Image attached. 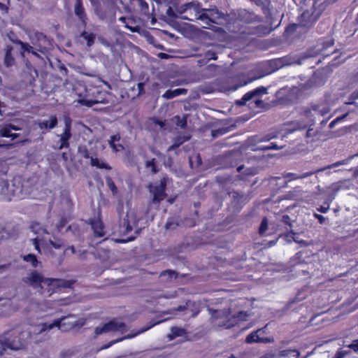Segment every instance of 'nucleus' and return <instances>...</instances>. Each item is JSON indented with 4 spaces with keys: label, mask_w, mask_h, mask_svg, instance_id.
Returning a JSON list of instances; mask_svg holds the SVG:
<instances>
[{
    "label": "nucleus",
    "mask_w": 358,
    "mask_h": 358,
    "mask_svg": "<svg viewBox=\"0 0 358 358\" xmlns=\"http://www.w3.org/2000/svg\"><path fill=\"white\" fill-rule=\"evenodd\" d=\"M93 7L95 15L103 21L110 23L115 22L116 12L119 7L112 0H89Z\"/></svg>",
    "instance_id": "obj_1"
},
{
    "label": "nucleus",
    "mask_w": 358,
    "mask_h": 358,
    "mask_svg": "<svg viewBox=\"0 0 358 358\" xmlns=\"http://www.w3.org/2000/svg\"><path fill=\"white\" fill-rule=\"evenodd\" d=\"M73 317V315L68 316H64L61 318H58L54 320L52 323H42L38 325L40 329H38L39 333L52 329L54 327H58L62 331H69L76 327H82L85 324V319L80 318L75 321H70L69 318Z\"/></svg>",
    "instance_id": "obj_2"
},
{
    "label": "nucleus",
    "mask_w": 358,
    "mask_h": 358,
    "mask_svg": "<svg viewBox=\"0 0 358 358\" xmlns=\"http://www.w3.org/2000/svg\"><path fill=\"white\" fill-rule=\"evenodd\" d=\"M249 315L250 314L247 311H239L232 315L229 308L221 310L218 314V317L220 318L218 326L230 329L238 324L240 322L247 321Z\"/></svg>",
    "instance_id": "obj_3"
},
{
    "label": "nucleus",
    "mask_w": 358,
    "mask_h": 358,
    "mask_svg": "<svg viewBox=\"0 0 358 358\" xmlns=\"http://www.w3.org/2000/svg\"><path fill=\"white\" fill-rule=\"evenodd\" d=\"M32 43L36 51L46 55L52 48V40L50 39L43 32L36 31Z\"/></svg>",
    "instance_id": "obj_4"
},
{
    "label": "nucleus",
    "mask_w": 358,
    "mask_h": 358,
    "mask_svg": "<svg viewBox=\"0 0 358 358\" xmlns=\"http://www.w3.org/2000/svg\"><path fill=\"white\" fill-rule=\"evenodd\" d=\"M44 285L47 286L48 294L51 295L53 293L61 292L63 288L71 287L73 282L59 278H45Z\"/></svg>",
    "instance_id": "obj_5"
},
{
    "label": "nucleus",
    "mask_w": 358,
    "mask_h": 358,
    "mask_svg": "<svg viewBox=\"0 0 358 358\" xmlns=\"http://www.w3.org/2000/svg\"><path fill=\"white\" fill-rule=\"evenodd\" d=\"M127 329V326L124 322H117L115 320H110L108 322L103 324L102 326H99L95 328L94 333L96 335H100L108 332H124Z\"/></svg>",
    "instance_id": "obj_6"
},
{
    "label": "nucleus",
    "mask_w": 358,
    "mask_h": 358,
    "mask_svg": "<svg viewBox=\"0 0 358 358\" xmlns=\"http://www.w3.org/2000/svg\"><path fill=\"white\" fill-rule=\"evenodd\" d=\"M236 20L243 24H259L263 22V17L257 15L255 12L247 10L240 9L238 10Z\"/></svg>",
    "instance_id": "obj_7"
},
{
    "label": "nucleus",
    "mask_w": 358,
    "mask_h": 358,
    "mask_svg": "<svg viewBox=\"0 0 358 358\" xmlns=\"http://www.w3.org/2000/svg\"><path fill=\"white\" fill-rule=\"evenodd\" d=\"M166 178L164 177L160 180V183L159 185H149L150 192L153 194L152 202L154 203H159L166 197Z\"/></svg>",
    "instance_id": "obj_8"
},
{
    "label": "nucleus",
    "mask_w": 358,
    "mask_h": 358,
    "mask_svg": "<svg viewBox=\"0 0 358 358\" xmlns=\"http://www.w3.org/2000/svg\"><path fill=\"white\" fill-rule=\"evenodd\" d=\"M45 278L41 273L34 270L27 276L22 278V281L33 288H43L42 284H44Z\"/></svg>",
    "instance_id": "obj_9"
},
{
    "label": "nucleus",
    "mask_w": 358,
    "mask_h": 358,
    "mask_svg": "<svg viewBox=\"0 0 358 358\" xmlns=\"http://www.w3.org/2000/svg\"><path fill=\"white\" fill-rule=\"evenodd\" d=\"M319 16L315 11L304 10L299 17V26L306 29L312 28L318 20Z\"/></svg>",
    "instance_id": "obj_10"
},
{
    "label": "nucleus",
    "mask_w": 358,
    "mask_h": 358,
    "mask_svg": "<svg viewBox=\"0 0 358 358\" xmlns=\"http://www.w3.org/2000/svg\"><path fill=\"white\" fill-rule=\"evenodd\" d=\"M64 129L63 133L60 135L59 145L58 148L62 150L63 148H69L70 146L69 140L72 136L71 128L72 120L70 117H66L64 120Z\"/></svg>",
    "instance_id": "obj_11"
},
{
    "label": "nucleus",
    "mask_w": 358,
    "mask_h": 358,
    "mask_svg": "<svg viewBox=\"0 0 358 358\" xmlns=\"http://www.w3.org/2000/svg\"><path fill=\"white\" fill-rule=\"evenodd\" d=\"M35 124L37 125L41 133L45 134L57 126L58 119L56 115H51L49 116V120H38L35 122Z\"/></svg>",
    "instance_id": "obj_12"
},
{
    "label": "nucleus",
    "mask_w": 358,
    "mask_h": 358,
    "mask_svg": "<svg viewBox=\"0 0 358 358\" xmlns=\"http://www.w3.org/2000/svg\"><path fill=\"white\" fill-rule=\"evenodd\" d=\"M176 311H185V314H189L190 317H196L201 311L199 306L194 301L188 300L185 305L178 306L175 308Z\"/></svg>",
    "instance_id": "obj_13"
},
{
    "label": "nucleus",
    "mask_w": 358,
    "mask_h": 358,
    "mask_svg": "<svg viewBox=\"0 0 358 358\" xmlns=\"http://www.w3.org/2000/svg\"><path fill=\"white\" fill-rule=\"evenodd\" d=\"M24 347V343L22 341H20L18 338L17 341L13 339L10 341V339H6L4 342L0 341V356H3L4 355V352L7 349H10L11 350H18Z\"/></svg>",
    "instance_id": "obj_14"
},
{
    "label": "nucleus",
    "mask_w": 358,
    "mask_h": 358,
    "mask_svg": "<svg viewBox=\"0 0 358 358\" xmlns=\"http://www.w3.org/2000/svg\"><path fill=\"white\" fill-rule=\"evenodd\" d=\"M74 13L78 17L83 28H86L88 22V17L85 11L83 1H76L74 5Z\"/></svg>",
    "instance_id": "obj_15"
},
{
    "label": "nucleus",
    "mask_w": 358,
    "mask_h": 358,
    "mask_svg": "<svg viewBox=\"0 0 358 358\" xmlns=\"http://www.w3.org/2000/svg\"><path fill=\"white\" fill-rule=\"evenodd\" d=\"M229 194H232L231 207L234 210L240 211L247 202V196L243 193L236 191L229 192Z\"/></svg>",
    "instance_id": "obj_16"
},
{
    "label": "nucleus",
    "mask_w": 358,
    "mask_h": 358,
    "mask_svg": "<svg viewBox=\"0 0 358 358\" xmlns=\"http://www.w3.org/2000/svg\"><path fill=\"white\" fill-rule=\"evenodd\" d=\"M21 128L12 123L3 124L0 126V136L5 138H11L14 140L20 136V134L12 133V131H19Z\"/></svg>",
    "instance_id": "obj_17"
},
{
    "label": "nucleus",
    "mask_w": 358,
    "mask_h": 358,
    "mask_svg": "<svg viewBox=\"0 0 358 358\" xmlns=\"http://www.w3.org/2000/svg\"><path fill=\"white\" fill-rule=\"evenodd\" d=\"M267 93V89L263 86L258 87L251 91L245 93L243 97L241 99V100L237 101V104L240 106L245 105L247 101L251 100L252 98L262 96L263 94H265Z\"/></svg>",
    "instance_id": "obj_18"
},
{
    "label": "nucleus",
    "mask_w": 358,
    "mask_h": 358,
    "mask_svg": "<svg viewBox=\"0 0 358 358\" xmlns=\"http://www.w3.org/2000/svg\"><path fill=\"white\" fill-rule=\"evenodd\" d=\"M88 224L91 226L94 237L103 238L106 235L105 226L101 219H90Z\"/></svg>",
    "instance_id": "obj_19"
},
{
    "label": "nucleus",
    "mask_w": 358,
    "mask_h": 358,
    "mask_svg": "<svg viewBox=\"0 0 358 358\" xmlns=\"http://www.w3.org/2000/svg\"><path fill=\"white\" fill-rule=\"evenodd\" d=\"M264 333L262 329H259L249 334L245 338L247 343H268L272 341V339L268 337H261L260 334Z\"/></svg>",
    "instance_id": "obj_20"
},
{
    "label": "nucleus",
    "mask_w": 358,
    "mask_h": 358,
    "mask_svg": "<svg viewBox=\"0 0 358 358\" xmlns=\"http://www.w3.org/2000/svg\"><path fill=\"white\" fill-rule=\"evenodd\" d=\"M14 48L10 45H7L5 48V55L3 58V64L6 67H11L15 64L14 57Z\"/></svg>",
    "instance_id": "obj_21"
},
{
    "label": "nucleus",
    "mask_w": 358,
    "mask_h": 358,
    "mask_svg": "<svg viewBox=\"0 0 358 358\" xmlns=\"http://www.w3.org/2000/svg\"><path fill=\"white\" fill-rule=\"evenodd\" d=\"M121 136L120 133H117L112 135L110 139L108 141V143L113 150V152H117L124 150V147L122 144L120 143Z\"/></svg>",
    "instance_id": "obj_22"
},
{
    "label": "nucleus",
    "mask_w": 358,
    "mask_h": 358,
    "mask_svg": "<svg viewBox=\"0 0 358 358\" xmlns=\"http://www.w3.org/2000/svg\"><path fill=\"white\" fill-rule=\"evenodd\" d=\"M270 32L271 29L268 27L258 24L257 26L250 28L246 34L249 35H255L257 36H262L268 34Z\"/></svg>",
    "instance_id": "obj_23"
},
{
    "label": "nucleus",
    "mask_w": 358,
    "mask_h": 358,
    "mask_svg": "<svg viewBox=\"0 0 358 358\" xmlns=\"http://www.w3.org/2000/svg\"><path fill=\"white\" fill-rule=\"evenodd\" d=\"M13 43L21 47L20 53L22 57L24 56V52H31L34 55L38 56L36 51L34 50V47L27 43H24L20 39L12 40Z\"/></svg>",
    "instance_id": "obj_24"
},
{
    "label": "nucleus",
    "mask_w": 358,
    "mask_h": 358,
    "mask_svg": "<svg viewBox=\"0 0 358 358\" xmlns=\"http://www.w3.org/2000/svg\"><path fill=\"white\" fill-rule=\"evenodd\" d=\"M136 10L141 15L149 16V6L145 0H133Z\"/></svg>",
    "instance_id": "obj_25"
},
{
    "label": "nucleus",
    "mask_w": 358,
    "mask_h": 358,
    "mask_svg": "<svg viewBox=\"0 0 358 358\" xmlns=\"http://www.w3.org/2000/svg\"><path fill=\"white\" fill-rule=\"evenodd\" d=\"M178 273L175 271L168 269L163 271L160 275L159 278L161 281L163 282H171L173 280H176L178 278Z\"/></svg>",
    "instance_id": "obj_26"
},
{
    "label": "nucleus",
    "mask_w": 358,
    "mask_h": 358,
    "mask_svg": "<svg viewBox=\"0 0 358 358\" xmlns=\"http://www.w3.org/2000/svg\"><path fill=\"white\" fill-rule=\"evenodd\" d=\"M187 331L185 329L178 327H172L171 328V332L168 335L169 341H172L177 337L187 336Z\"/></svg>",
    "instance_id": "obj_27"
},
{
    "label": "nucleus",
    "mask_w": 358,
    "mask_h": 358,
    "mask_svg": "<svg viewBox=\"0 0 358 358\" xmlns=\"http://www.w3.org/2000/svg\"><path fill=\"white\" fill-rule=\"evenodd\" d=\"M187 92V90L184 89V88L168 90L165 92V93L162 95V96L166 99H173L180 95L186 94Z\"/></svg>",
    "instance_id": "obj_28"
},
{
    "label": "nucleus",
    "mask_w": 358,
    "mask_h": 358,
    "mask_svg": "<svg viewBox=\"0 0 358 358\" xmlns=\"http://www.w3.org/2000/svg\"><path fill=\"white\" fill-rule=\"evenodd\" d=\"M35 81V78L29 77L28 83L25 84L24 92H22L23 97L31 96L34 94Z\"/></svg>",
    "instance_id": "obj_29"
},
{
    "label": "nucleus",
    "mask_w": 358,
    "mask_h": 358,
    "mask_svg": "<svg viewBox=\"0 0 358 358\" xmlns=\"http://www.w3.org/2000/svg\"><path fill=\"white\" fill-rule=\"evenodd\" d=\"M204 58L203 59L198 60V63L199 66H202L203 64H206L211 59L217 60V52L213 50H208L204 52Z\"/></svg>",
    "instance_id": "obj_30"
},
{
    "label": "nucleus",
    "mask_w": 358,
    "mask_h": 358,
    "mask_svg": "<svg viewBox=\"0 0 358 358\" xmlns=\"http://www.w3.org/2000/svg\"><path fill=\"white\" fill-rule=\"evenodd\" d=\"M90 164L92 166H95L98 169L111 170L112 167L104 162H99L98 158L90 157Z\"/></svg>",
    "instance_id": "obj_31"
},
{
    "label": "nucleus",
    "mask_w": 358,
    "mask_h": 358,
    "mask_svg": "<svg viewBox=\"0 0 358 358\" xmlns=\"http://www.w3.org/2000/svg\"><path fill=\"white\" fill-rule=\"evenodd\" d=\"M22 259L28 263H30L33 268H37L41 262L38 260L36 256L34 254H28L22 257Z\"/></svg>",
    "instance_id": "obj_32"
},
{
    "label": "nucleus",
    "mask_w": 358,
    "mask_h": 358,
    "mask_svg": "<svg viewBox=\"0 0 358 358\" xmlns=\"http://www.w3.org/2000/svg\"><path fill=\"white\" fill-rule=\"evenodd\" d=\"M315 173V171H310V172L304 173L301 175H297L296 173H288L286 174L285 178H287L289 181H290V180L302 179V178L309 177V176H312L313 174H314Z\"/></svg>",
    "instance_id": "obj_33"
},
{
    "label": "nucleus",
    "mask_w": 358,
    "mask_h": 358,
    "mask_svg": "<svg viewBox=\"0 0 358 358\" xmlns=\"http://www.w3.org/2000/svg\"><path fill=\"white\" fill-rule=\"evenodd\" d=\"M80 36L87 41L88 47H91L94 43L96 35L94 33H89L84 30L81 32Z\"/></svg>",
    "instance_id": "obj_34"
},
{
    "label": "nucleus",
    "mask_w": 358,
    "mask_h": 358,
    "mask_svg": "<svg viewBox=\"0 0 358 358\" xmlns=\"http://www.w3.org/2000/svg\"><path fill=\"white\" fill-rule=\"evenodd\" d=\"M268 64L273 71L280 69L285 64L283 58L271 59L268 62Z\"/></svg>",
    "instance_id": "obj_35"
},
{
    "label": "nucleus",
    "mask_w": 358,
    "mask_h": 358,
    "mask_svg": "<svg viewBox=\"0 0 358 358\" xmlns=\"http://www.w3.org/2000/svg\"><path fill=\"white\" fill-rule=\"evenodd\" d=\"M196 11H197V14H198L196 19L204 22L208 25H210L211 23L214 22V21L206 13V11H207L206 9H202L201 13H200V12H199L198 10H196Z\"/></svg>",
    "instance_id": "obj_36"
},
{
    "label": "nucleus",
    "mask_w": 358,
    "mask_h": 358,
    "mask_svg": "<svg viewBox=\"0 0 358 358\" xmlns=\"http://www.w3.org/2000/svg\"><path fill=\"white\" fill-rule=\"evenodd\" d=\"M145 168L146 169H151V171L153 174H155L159 172V169L156 164V159L155 158H152L150 160H148L145 162Z\"/></svg>",
    "instance_id": "obj_37"
},
{
    "label": "nucleus",
    "mask_w": 358,
    "mask_h": 358,
    "mask_svg": "<svg viewBox=\"0 0 358 358\" xmlns=\"http://www.w3.org/2000/svg\"><path fill=\"white\" fill-rule=\"evenodd\" d=\"M291 353H295L294 356L296 357H299V355H300V352L299 350H296V349H286V350H280V355L282 357H288L290 356V354Z\"/></svg>",
    "instance_id": "obj_38"
},
{
    "label": "nucleus",
    "mask_w": 358,
    "mask_h": 358,
    "mask_svg": "<svg viewBox=\"0 0 358 358\" xmlns=\"http://www.w3.org/2000/svg\"><path fill=\"white\" fill-rule=\"evenodd\" d=\"M79 155L85 159H90V153L88 148L85 145H80L78 148Z\"/></svg>",
    "instance_id": "obj_39"
},
{
    "label": "nucleus",
    "mask_w": 358,
    "mask_h": 358,
    "mask_svg": "<svg viewBox=\"0 0 358 358\" xmlns=\"http://www.w3.org/2000/svg\"><path fill=\"white\" fill-rule=\"evenodd\" d=\"M280 222L284 224L287 230L291 229L292 227V220L288 215H284L282 216Z\"/></svg>",
    "instance_id": "obj_40"
},
{
    "label": "nucleus",
    "mask_w": 358,
    "mask_h": 358,
    "mask_svg": "<svg viewBox=\"0 0 358 358\" xmlns=\"http://www.w3.org/2000/svg\"><path fill=\"white\" fill-rule=\"evenodd\" d=\"M190 138L189 136H176L174 140L173 143L178 145L179 148L182 144H183L185 142L187 141Z\"/></svg>",
    "instance_id": "obj_41"
},
{
    "label": "nucleus",
    "mask_w": 358,
    "mask_h": 358,
    "mask_svg": "<svg viewBox=\"0 0 358 358\" xmlns=\"http://www.w3.org/2000/svg\"><path fill=\"white\" fill-rule=\"evenodd\" d=\"M268 229V220L266 217H264L261 222L260 227L259 228V233L260 235H263Z\"/></svg>",
    "instance_id": "obj_42"
},
{
    "label": "nucleus",
    "mask_w": 358,
    "mask_h": 358,
    "mask_svg": "<svg viewBox=\"0 0 358 358\" xmlns=\"http://www.w3.org/2000/svg\"><path fill=\"white\" fill-rule=\"evenodd\" d=\"M80 104L83 106H86L88 107H91L94 106L95 103H97L99 101L93 99H87L86 98H83L79 100Z\"/></svg>",
    "instance_id": "obj_43"
},
{
    "label": "nucleus",
    "mask_w": 358,
    "mask_h": 358,
    "mask_svg": "<svg viewBox=\"0 0 358 358\" xmlns=\"http://www.w3.org/2000/svg\"><path fill=\"white\" fill-rule=\"evenodd\" d=\"M283 146H278L275 143L271 142L268 145L264 146L260 148L262 150H278L282 148Z\"/></svg>",
    "instance_id": "obj_44"
},
{
    "label": "nucleus",
    "mask_w": 358,
    "mask_h": 358,
    "mask_svg": "<svg viewBox=\"0 0 358 358\" xmlns=\"http://www.w3.org/2000/svg\"><path fill=\"white\" fill-rule=\"evenodd\" d=\"M177 122L176 124L181 128H185L187 127V119L185 117H180L179 115L175 117Z\"/></svg>",
    "instance_id": "obj_45"
},
{
    "label": "nucleus",
    "mask_w": 358,
    "mask_h": 358,
    "mask_svg": "<svg viewBox=\"0 0 358 358\" xmlns=\"http://www.w3.org/2000/svg\"><path fill=\"white\" fill-rule=\"evenodd\" d=\"M178 225V224L177 222H176L173 219H170L167 220L165 224V228L166 229H176Z\"/></svg>",
    "instance_id": "obj_46"
},
{
    "label": "nucleus",
    "mask_w": 358,
    "mask_h": 358,
    "mask_svg": "<svg viewBox=\"0 0 358 358\" xmlns=\"http://www.w3.org/2000/svg\"><path fill=\"white\" fill-rule=\"evenodd\" d=\"M355 156H358V153L355 155L350 156L347 159H344V160H342V161H338V162H335L334 164H333L332 166L333 167H337V166H341V165L347 164L348 161H350L352 159H353Z\"/></svg>",
    "instance_id": "obj_47"
},
{
    "label": "nucleus",
    "mask_w": 358,
    "mask_h": 358,
    "mask_svg": "<svg viewBox=\"0 0 358 358\" xmlns=\"http://www.w3.org/2000/svg\"><path fill=\"white\" fill-rule=\"evenodd\" d=\"M107 185L109 187V189L111 190L113 194H117V187L115 185V182L110 178L107 180Z\"/></svg>",
    "instance_id": "obj_48"
},
{
    "label": "nucleus",
    "mask_w": 358,
    "mask_h": 358,
    "mask_svg": "<svg viewBox=\"0 0 358 358\" xmlns=\"http://www.w3.org/2000/svg\"><path fill=\"white\" fill-rule=\"evenodd\" d=\"M67 224V220L66 217H62L59 219V222H58V224L57 225V229L59 230H61L65 226L66 224Z\"/></svg>",
    "instance_id": "obj_49"
},
{
    "label": "nucleus",
    "mask_w": 358,
    "mask_h": 358,
    "mask_svg": "<svg viewBox=\"0 0 358 358\" xmlns=\"http://www.w3.org/2000/svg\"><path fill=\"white\" fill-rule=\"evenodd\" d=\"M166 14L168 17L172 19H175L178 17V15L173 10V9L171 7H169L166 10Z\"/></svg>",
    "instance_id": "obj_50"
},
{
    "label": "nucleus",
    "mask_w": 358,
    "mask_h": 358,
    "mask_svg": "<svg viewBox=\"0 0 358 358\" xmlns=\"http://www.w3.org/2000/svg\"><path fill=\"white\" fill-rule=\"evenodd\" d=\"M30 229L35 233H38L39 229H41V225L38 222H32L30 225Z\"/></svg>",
    "instance_id": "obj_51"
},
{
    "label": "nucleus",
    "mask_w": 358,
    "mask_h": 358,
    "mask_svg": "<svg viewBox=\"0 0 358 358\" xmlns=\"http://www.w3.org/2000/svg\"><path fill=\"white\" fill-rule=\"evenodd\" d=\"M297 26H299V24H289L288 25L286 29H285V31L287 33H292V32H294L296 30V27Z\"/></svg>",
    "instance_id": "obj_52"
},
{
    "label": "nucleus",
    "mask_w": 358,
    "mask_h": 358,
    "mask_svg": "<svg viewBox=\"0 0 358 358\" xmlns=\"http://www.w3.org/2000/svg\"><path fill=\"white\" fill-rule=\"evenodd\" d=\"M129 19H127L126 17H119V21L121 22L122 24H124V27H127V29L134 31L135 29H133L132 27H129L128 24H127V21Z\"/></svg>",
    "instance_id": "obj_53"
},
{
    "label": "nucleus",
    "mask_w": 358,
    "mask_h": 358,
    "mask_svg": "<svg viewBox=\"0 0 358 358\" xmlns=\"http://www.w3.org/2000/svg\"><path fill=\"white\" fill-rule=\"evenodd\" d=\"M348 347L352 349L354 352H358V339L355 340Z\"/></svg>",
    "instance_id": "obj_54"
},
{
    "label": "nucleus",
    "mask_w": 358,
    "mask_h": 358,
    "mask_svg": "<svg viewBox=\"0 0 358 358\" xmlns=\"http://www.w3.org/2000/svg\"><path fill=\"white\" fill-rule=\"evenodd\" d=\"M8 6L3 3L0 2V10L2 14H7L8 13Z\"/></svg>",
    "instance_id": "obj_55"
},
{
    "label": "nucleus",
    "mask_w": 358,
    "mask_h": 358,
    "mask_svg": "<svg viewBox=\"0 0 358 358\" xmlns=\"http://www.w3.org/2000/svg\"><path fill=\"white\" fill-rule=\"evenodd\" d=\"M192 7H193V4L192 3H186L183 5L180 8V13H185L187 9H190Z\"/></svg>",
    "instance_id": "obj_56"
},
{
    "label": "nucleus",
    "mask_w": 358,
    "mask_h": 358,
    "mask_svg": "<svg viewBox=\"0 0 358 358\" xmlns=\"http://www.w3.org/2000/svg\"><path fill=\"white\" fill-rule=\"evenodd\" d=\"M33 243L34 245L35 249L41 253V248H40V240L38 238H35L33 240Z\"/></svg>",
    "instance_id": "obj_57"
},
{
    "label": "nucleus",
    "mask_w": 358,
    "mask_h": 358,
    "mask_svg": "<svg viewBox=\"0 0 358 358\" xmlns=\"http://www.w3.org/2000/svg\"><path fill=\"white\" fill-rule=\"evenodd\" d=\"M314 217L319 221L320 224H324L326 220V218L320 214L315 213Z\"/></svg>",
    "instance_id": "obj_58"
},
{
    "label": "nucleus",
    "mask_w": 358,
    "mask_h": 358,
    "mask_svg": "<svg viewBox=\"0 0 358 358\" xmlns=\"http://www.w3.org/2000/svg\"><path fill=\"white\" fill-rule=\"evenodd\" d=\"M160 323V322H151L150 324H148L147 327H144L141 331V332H144L145 331H148L150 329H151L152 327H153L154 326H155L156 324Z\"/></svg>",
    "instance_id": "obj_59"
},
{
    "label": "nucleus",
    "mask_w": 358,
    "mask_h": 358,
    "mask_svg": "<svg viewBox=\"0 0 358 358\" xmlns=\"http://www.w3.org/2000/svg\"><path fill=\"white\" fill-rule=\"evenodd\" d=\"M334 45V39H331L328 41H326L323 43V47L324 48H329V47H331Z\"/></svg>",
    "instance_id": "obj_60"
},
{
    "label": "nucleus",
    "mask_w": 358,
    "mask_h": 358,
    "mask_svg": "<svg viewBox=\"0 0 358 358\" xmlns=\"http://www.w3.org/2000/svg\"><path fill=\"white\" fill-rule=\"evenodd\" d=\"M50 244L55 249H59V248H61L62 247L64 246V244L62 243H60V242L59 243H57V242L51 241Z\"/></svg>",
    "instance_id": "obj_61"
},
{
    "label": "nucleus",
    "mask_w": 358,
    "mask_h": 358,
    "mask_svg": "<svg viewBox=\"0 0 358 358\" xmlns=\"http://www.w3.org/2000/svg\"><path fill=\"white\" fill-rule=\"evenodd\" d=\"M342 118H343V117H337V118L334 119V120H332V121L330 122L329 125V128H330V129L334 128V127L335 126V124H336L338 122H339L341 120H342Z\"/></svg>",
    "instance_id": "obj_62"
},
{
    "label": "nucleus",
    "mask_w": 358,
    "mask_h": 358,
    "mask_svg": "<svg viewBox=\"0 0 358 358\" xmlns=\"http://www.w3.org/2000/svg\"><path fill=\"white\" fill-rule=\"evenodd\" d=\"M317 210L322 213H326L329 210V206L324 207L321 206L320 208H317Z\"/></svg>",
    "instance_id": "obj_63"
},
{
    "label": "nucleus",
    "mask_w": 358,
    "mask_h": 358,
    "mask_svg": "<svg viewBox=\"0 0 358 358\" xmlns=\"http://www.w3.org/2000/svg\"><path fill=\"white\" fill-rule=\"evenodd\" d=\"M350 99L352 100L358 99V90H355L351 94Z\"/></svg>",
    "instance_id": "obj_64"
}]
</instances>
